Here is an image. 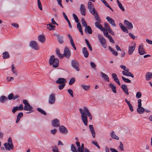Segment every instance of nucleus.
I'll list each match as a JSON object with an SVG mask.
<instances>
[{"instance_id": "nucleus-20", "label": "nucleus", "mask_w": 152, "mask_h": 152, "mask_svg": "<svg viewBox=\"0 0 152 152\" xmlns=\"http://www.w3.org/2000/svg\"><path fill=\"white\" fill-rule=\"evenodd\" d=\"M145 78L147 81L151 80L152 78V73L151 72H147L145 75Z\"/></svg>"}, {"instance_id": "nucleus-33", "label": "nucleus", "mask_w": 152, "mask_h": 152, "mask_svg": "<svg viewBox=\"0 0 152 152\" xmlns=\"http://www.w3.org/2000/svg\"><path fill=\"white\" fill-rule=\"evenodd\" d=\"M3 58L4 59H7L10 57V55L7 52H5L3 53Z\"/></svg>"}, {"instance_id": "nucleus-14", "label": "nucleus", "mask_w": 152, "mask_h": 152, "mask_svg": "<svg viewBox=\"0 0 152 152\" xmlns=\"http://www.w3.org/2000/svg\"><path fill=\"white\" fill-rule=\"evenodd\" d=\"M4 146L5 149L7 150L10 151L11 149L13 150V144H10L9 143H4Z\"/></svg>"}, {"instance_id": "nucleus-39", "label": "nucleus", "mask_w": 152, "mask_h": 152, "mask_svg": "<svg viewBox=\"0 0 152 152\" xmlns=\"http://www.w3.org/2000/svg\"><path fill=\"white\" fill-rule=\"evenodd\" d=\"M85 41L88 48L90 51H92V48L89 42L87 39H85Z\"/></svg>"}, {"instance_id": "nucleus-7", "label": "nucleus", "mask_w": 152, "mask_h": 152, "mask_svg": "<svg viewBox=\"0 0 152 152\" xmlns=\"http://www.w3.org/2000/svg\"><path fill=\"white\" fill-rule=\"evenodd\" d=\"M71 65L73 68L77 71H79L80 70L79 68V63L77 61L75 60H72L71 61Z\"/></svg>"}, {"instance_id": "nucleus-3", "label": "nucleus", "mask_w": 152, "mask_h": 152, "mask_svg": "<svg viewBox=\"0 0 152 152\" xmlns=\"http://www.w3.org/2000/svg\"><path fill=\"white\" fill-rule=\"evenodd\" d=\"M120 67L122 69L124 70L122 71V73L123 75L128 76H130L132 78L134 77V76L129 71V68L126 67V66L123 65H120Z\"/></svg>"}, {"instance_id": "nucleus-27", "label": "nucleus", "mask_w": 152, "mask_h": 152, "mask_svg": "<svg viewBox=\"0 0 152 152\" xmlns=\"http://www.w3.org/2000/svg\"><path fill=\"white\" fill-rule=\"evenodd\" d=\"M23 116V113L22 112L19 113L17 115L16 123H18L20 121L21 118Z\"/></svg>"}, {"instance_id": "nucleus-38", "label": "nucleus", "mask_w": 152, "mask_h": 152, "mask_svg": "<svg viewBox=\"0 0 152 152\" xmlns=\"http://www.w3.org/2000/svg\"><path fill=\"white\" fill-rule=\"evenodd\" d=\"M95 23V26L97 28L101 29L102 28V26L100 23L99 22H101L97 21Z\"/></svg>"}, {"instance_id": "nucleus-30", "label": "nucleus", "mask_w": 152, "mask_h": 152, "mask_svg": "<svg viewBox=\"0 0 152 152\" xmlns=\"http://www.w3.org/2000/svg\"><path fill=\"white\" fill-rule=\"evenodd\" d=\"M103 33L105 36L109 38L110 41V42H112L113 43V39L111 37L110 35L108 34V32H107V31H106L104 32Z\"/></svg>"}, {"instance_id": "nucleus-26", "label": "nucleus", "mask_w": 152, "mask_h": 152, "mask_svg": "<svg viewBox=\"0 0 152 152\" xmlns=\"http://www.w3.org/2000/svg\"><path fill=\"white\" fill-rule=\"evenodd\" d=\"M58 39V41L60 44H62L63 43V37L60 35L59 34H56L55 35Z\"/></svg>"}, {"instance_id": "nucleus-50", "label": "nucleus", "mask_w": 152, "mask_h": 152, "mask_svg": "<svg viewBox=\"0 0 152 152\" xmlns=\"http://www.w3.org/2000/svg\"><path fill=\"white\" fill-rule=\"evenodd\" d=\"M38 5L39 9L41 10H42L41 2L40 0H37Z\"/></svg>"}, {"instance_id": "nucleus-43", "label": "nucleus", "mask_w": 152, "mask_h": 152, "mask_svg": "<svg viewBox=\"0 0 152 152\" xmlns=\"http://www.w3.org/2000/svg\"><path fill=\"white\" fill-rule=\"evenodd\" d=\"M71 150L73 152H78V151L76 149V147L75 145L72 144L71 146Z\"/></svg>"}, {"instance_id": "nucleus-52", "label": "nucleus", "mask_w": 152, "mask_h": 152, "mask_svg": "<svg viewBox=\"0 0 152 152\" xmlns=\"http://www.w3.org/2000/svg\"><path fill=\"white\" fill-rule=\"evenodd\" d=\"M52 150L53 152H58V149L56 146L53 147Z\"/></svg>"}, {"instance_id": "nucleus-29", "label": "nucleus", "mask_w": 152, "mask_h": 152, "mask_svg": "<svg viewBox=\"0 0 152 152\" xmlns=\"http://www.w3.org/2000/svg\"><path fill=\"white\" fill-rule=\"evenodd\" d=\"M137 111L139 114H142L145 111V109L142 106H141L139 108L138 107L137 108Z\"/></svg>"}, {"instance_id": "nucleus-25", "label": "nucleus", "mask_w": 152, "mask_h": 152, "mask_svg": "<svg viewBox=\"0 0 152 152\" xmlns=\"http://www.w3.org/2000/svg\"><path fill=\"white\" fill-rule=\"evenodd\" d=\"M135 48V45L129 47L128 50V53L129 55L132 54Z\"/></svg>"}, {"instance_id": "nucleus-45", "label": "nucleus", "mask_w": 152, "mask_h": 152, "mask_svg": "<svg viewBox=\"0 0 152 152\" xmlns=\"http://www.w3.org/2000/svg\"><path fill=\"white\" fill-rule=\"evenodd\" d=\"M122 78L123 80L126 83H131V81L130 80L122 76Z\"/></svg>"}, {"instance_id": "nucleus-51", "label": "nucleus", "mask_w": 152, "mask_h": 152, "mask_svg": "<svg viewBox=\"0 0 152 152\" xmlns=\"http://www.w3.org/2000/svg\"><path fill=\"white\" fill-rule=\"evenodd\" d=\"M142 96V94L139 91L137 93L136 95V97L137 98L139 99Z\"/></svg>"}, {"instance_id": "nucleus-4", "label": "nucleus", "mask_w": 152, "mask_h": 152, "mask_svg": "<svg viewBox=\"0 0 152 152\" xmlns=\"http://www.w3.org/2000/svg\"><path fill=\"white\" fill-rule=\"evenodd\" d=\"M80 113L81 115V118L82 121L85 125L87 126L88 124V120L87 115L84 112V111L82 108L79 109Z\"/></svg>"}, {"instance_id": "nucleus-57", "label": "nucleus", "mask_w": 152, "mask_h": 152, "mask_svg": "<svg viewBox=\"0 0 152 152\" xmlns=\"http://www.w3.org/2000/svg\"><path fill=\"white\" fill-rule=\"evenodd\" d=\"M120 145L118 147L119 149L121 151H124V146L123 144L121 142H120Z\"/></svg>"}, {"instance_id": "nucleus-21", "label": "nucleus", "mask_w": 152, "mask_h": 152, "mask_svg": "<svg viewBox=\"0 0 152 152\" xmlns=\"http://www.w3.org/2000/svg\"><path fill=\"white\" fill-rule=\"evenodd\" d=\"M100 73L101 77L103 78L104 79V80L107 82L109 81V78L108 76L106 74L103 73L102 72H100Z\"/></svg>"}, {"instance_id": "nucleus-55", "label": "nucleus", "mask_w": 152, "mask_h": 152, "mask_svg": "<svg viewBox=\"0 0 152 152\" xmlns=\"http://www.w3.org/2000/svg\"><path fill=\"white\" fill-rule=\"evenodd\" d=\"M84 145L83 144H82L81 145V146H80V149L79 150V152H84Z\"/></svg>"}, {"instance_id": "nucleus-28", "label": "nucleus", "mask_w": 152, "mask_h": 152, "mask_svg": "<svg viewBox=\"0 0 152 152\" xmlns=\"http://www.w3.org/2000/svg\"><path fill=\"white\" fill-rule=\"evenodd\" d=\"M47 28L49 31L54 30L56 28L55 26L52 25L51 23L47 24Z\"/></svg>"}, {"instance_id": "nucleus-62", "label": "nucleus", "mask_w": 152, "mask_h": 152, "mask_svg": "<svg viewBox=\"0 0 152 152\" xmlns=\"http://www.w3.org/2000/svg\"><path fill=\"white\" fill-rule=\"evenodd\" d=\"M14 79V78L12 77H7V80L8 82L13 81Z\"/></svg>"}, {"instance_id": "nucleus-8", "label": "nucleus", "mask_w": 152, "mask_h": 152, "mask_svg": "<svg viewBox=\"0 0 152 152\" xmlns=\"http://www.w3.org/2000/svg\"><path fill=\"white\" fill-rule=\"evenodd\" d=\"M29 46L32 49L36 50H38L39 49V48L37 42L34 41H31L29 43Z\"/></svg>"}, {"instance_id": "nucleus-49", "label": "nucleus", "mask_w": 152, "mask_h": 152, "mask_svg": "<svg viewBox=\"0 0 152 152\" xmlns=\"http://www.w3.org/2000/svg\"><path fill=\"white\" fill-rule=\"evenodd\" d=\"M14 94L13 93H10L8 96L7 99L10 100L13 99Z\"/></svg>"}, {"instance_id": "nucleus-40", "label": "nucleus", "mask_w": 152, "mask_h": 152, "mask_svg": "<svg viewBox=\"0 0 152 152\" xmlns=\"http://www.w3.org/2000/svg\"><path fill=\"white\" fill-rule=\"evenodd\" d=\"M81 86L83 88L85 91H88L89 89L90 86L81 85Z\"/></svg>"}, {"instance_id": "nucleus-54", "label": "nucleus", "mask_w": 152, "mask_h": 152, "mask_svg": "<svg viewBox=\"0 0 152 152\" xmlns=\"http://www.w3.org/2000/svg\"><path fill=\"white\" fill-rule=\"evenodd\" d=\"M67 91L71 96L72 97H74V95L73 94V92L72 90L71 89H69L67 90Z\"/></svg>"}, {"instance_id": "nucleus-56", "label": "nucleus", "mask_w": 152, "mask_h": 152, "mask_svg": "<svg viewBox=\"0 0 152 152\" xmlns=\"http://www.w3.org/2000/svg\"><path fill=\"white\" fill-rule=\"evenodd\" d=\"M118 6L119 7V8H120V9L123 12H124L125 11V9L124 7L122 5V4L121 3L120 4H118Z\"/></svg>"}, {"instance_id": "nucleus-9", "label": "nucleus", "mask_w": 152, "mask_h": 152, "mask_svg": "<svg viewBox=\"0 0 152 152\" xmlns=\"http://www.w3.org/2000/svg\"><path fill=\"white\" fill-rule=\"evenodd\" d=\"M56 100L55 94H51L49 96L48 103L50 104H53L55 103Z\"/></svg>"}, {"instance_id": "nucleus-41", "label": "nucleus", "mask_w": 152, "mask_h": 152, "mask_svg": "<svg viewBox=\"0 0 152 152\" xmlns=\"http://www.w3.org/2000/svg\"><path fill=\"white\" fill-rule=\"evenodd\" d=\"M11 69L12 72L15 75H18L17 71L15 69V67L14 66V65L13 64L12 65Z\"/></svg>"}, {"instance_id": "nucleus-2", "label": "nucleus", "mask_w": 152, "mask_h": 152, "mask_svg": "<svg viewBox=\"0 0 152 152\" xmlns=\"http://www.w3.org/2000/svg\"><path fill=\"white\" fill-rule=\"evenodd\" d=\"M49 64L50 65H53V67L56 68L59 65V59L57 58H55L54 55L50 56L49 59Z\"/></svg>"}, {"instance_id": "nucleus-47", "label": "nucleus", "mask_w": 152, "mask_h": 152, "mask_svg": "<svg viewBox=\"0 0 152 152\" xmlns=\"http://www.w3.org/2000/svg\"><path fill=\"white\" fill-rule=\"evenodd\" d=\"M72 15L74 20L76 23H78L79 21V20L77 16L74 13L72 14Z\"/></svg>"}, {"instance_id": "nucleus-60", "label": "nucleus", "mask_w": 152, "mask_h": 152, "mask_svg": "<svg viewBox=\"0 0 152 152\" xmlns=\"http://www.w3.org/2000/svg\"><path fill=\"white\" fill-rule=\"evenodd\" d=\"M18 110H22L24 109L23 105L21 104L19 105V107H18Z\"/></svg>"}, {"instance_id": "nucleus-22", "label": "nucleus", "mask_w": 152, "mask_h": 152, "mask_svg": "<svg viewBox=\"0 0 152 152\" xmlns=\"http://www.w3.org/2000/svg\"><path fill=\"white\" fill-rule=\"evenodd\" d=\"M82 52L85 58H87L88 57L89 53L87 50L86 48L84 47L82 49Z\"/></svg>"}, {"instance_id": "nucleus-59", "label": "nucleus", "mask_w": 152, "mask_h": 152, "mask_svg": "<svg viewBox=\"0 0 152 152\" xmlns=\"http://www.w3.org/2000/svg\"><path fill=\"white\" fill-rule=\"evenodd\" d=\"M65 86V84H61L60 85L58 86V88L59 89L61 90L64 88Z\"/></svg>"}, {"instance_id": "nucleus-19", "label": "nucleus", "mask_w": 152, "mask_h": 152, "mask_svg": "<svg viewBox=\"0 0 152 152\" xmlns=\"http://www.w3.org/2000/svg\"><path fill=\"white\" fill-rule=\"evenodd\" d=\"M83 109L85 113L87 114V115L89 117V118L91 120H92V116L89 112L88 108L86 107H83Z\"/></svg>"}, {"instance_id": "nucleus-46", "label": "nucleus", "mask_w": 152, "mask_h": 152, "mask_svg": "<svg viewBox=\"0 0 152 152\" xmlns=\"http://www.w3.org/2000/svg\"><path fill=\"white\" fill-rule=\"evenodd\" d=\"M68 38L70 40V43L72 45H74V44L73 39L72 38V36L70 35V34H68Z\"/></svg>"}, {"instance_id": "nucleus-63", "label": "nucleus", "mask_w": 152, "mask_h": 152, "mask_svg": "<svg viewBox=\"0 0 152 152\" xmlns=\"http://www.w3.org/2000/svg\"><path fill=\"white\" fill-rule=\"evenodd\" d=\"M129 34L130 37L133 39H135V37H137L135 36L134 34L131 33H129Z\"/></svg>"}, {"instance_id": "nucleus-35", "label": "nucleus", "mask_w": 152, "mask_h": 152, "mask_svg": "<svg viewBox=\"0 0 152 152\" xmlns=\"http://www.w3.org/2000/svg\"><path fill=\"white\" fill-rule=\"evenodd\" d=\"M77 27L78 29L79 30V31L80 32L81 34L82 35H83V30L81 26L79 23H77Z\"/></svg>"}, {"instance_id": "nucleus-34", "label": "nucleus", "mask_w": 152, "mask_h": 152, "mask_svg": "<svg viewBox=\"0 0 152 152\" xmlns=\"http://www.w3.org/2000/svg\"><path fill=\"white\" fill-rule=\"evenodd\" d=\"M106 19L112 25H114V20L112 18H110L109 16H107L106 18Z\"/></svg>"}, {"instance_id": "nucleus-23", "label": "nucleus", "mask_w": 152, "mask_h": 152, "mask_svg": "<svg viewBox=\"0 0 152 152\" xmlns=\"http://www.w3.org/2000/svg\"><path fill=\"white\" fill-rule=\"evenodd\" d=\"M121 88L123 91L127 95H129V93L128 92V89L127 86L125 85H122Z\"/></svg>"}, {"instance_id": "nucleus-48", "label": "nucleus", "mask_w": 152, "mask_h": 152, "mask_svg": "<svg viewBox=\"0 0 152 152\" xmlns=\"http://www.w3.org/2000/svg\"><path fill=\"white\" fill-rule=\"evenodd\" d=\"M75 79L74 78H71L69 82V84L70 85H72L75 82Z\"/></svg>"}, {"instance_id": "nucleus-15", "label": "nucleus", "mask_w": 152, "mask_h": 152, "mask_svg": "<svg viewBox=\"0 0 152 152\" xmlns=\"http://www.w3.org/2000/svg\"><path fill=\"white\" fill-rule=\"evenodd\" d=\"M124 23L125 25L127 26L128 29L131 30L133 28V26L131 23L130 22L126 20H125L124 21Z\"/></svg>"}, {"instance_id": "nucleus-32", "label": "nucleus", "mask_w": 152, "mask_h": 152, "mask_svg": "<svg viewBox=\"0 0 152 152\" xmlns=\"http://www.w3.org/2000/svg\"><path fill=\"white\" fill-rule=\"evenodd\" d=\"M7 100V98L5 96H1L0 97V102L1 103H4Z\"/></svg>"}, {"instance_id": "nucleus-10", "label": "nucleus", "mask_w": 152, "mask_h": 152, "mask_svg": "<svg viewBox=\"0 0 152 152\" xmlns=\"http://www.w3.org/2000/svg\"><path fill=\"white\" fill-rule=\"evenodd\" d=\"M70 55V52L69 48L66 47H65L64 49V56L67 58H69Z\"/></svg>"}, {"instance_id": "nucleus-11", "label": "nucleus", "mask_w": 152, "mask_h": 152, "mask_svg": "<svg viewBox=\"0 0 152 152\" xmlns=\"http://www.w3.org/2000/svg\"><path fill=\"white\" fill-rule=\"evenodd\" d=\"M138 53L140 55H143L146 53V52L143 48V46L142 45H140L138 48Z\"/></svg>"}, {"instance_id": "nucleus-13", "label": "nucleus", "mask_w": 152, "mask_h": 152, "mask_svg": "<svg viewBox=\"0 0 152 152\" xmlns=\"http://www.w3.org/2000/svg\"><path fill=\"white\" fill-rule=\"evenodd\" d=\"M81 14L85 16L86 14V9L83 4H81L80 8Z\"/></svg>"}, {"instance_id": "nucleus-16", "label": "nucleus", "mask_w": 152, "mask_h": 152, "mask_svg": "<svg viewBox=\"0 0 152 152\" xmlns=\"http://www.w3.org/2000/svg\"><path fill=\"white\" fill-rule=\"evenodd\" d=\"M59 131L63 134H66L68 133V130L63 126H61L59 127Z\"/></svg>"}, {"instance_id": "nucleus-44", "label": "nucleus", "mask_w": 152, "mask_h": 152, "mask_svg": "<svg viewBox=\"0 0 152 152\" xmlns=\"http://www.w3.org/2000/svg\"><path fill=\"white\" fill-rule=\"evenodd\" d=\"M115 81L118 85H121V83L117 77L116 75L115 74Z\"/></svg>"}, {"instance_id": "nucleus-17", "label": "nucleus", "mask_w": 152, "mask_h": 152, "mask_svg": "<svg viewBox=\"0 0 152 152\" xmlns=\"http://www.w3.org/2000/svg\"><path fill=\"white\" fill-rule=\"evenodd\" d=\"M89 127L93 137L94 138H95L96 136V133L93 126L92 125H90L89 126Z\"/></svg>"}, {"instance_id": "nucleus-42", "label": "nucleus", "mask_w": 152, "mask_h": 152, "mask_svg": "<svg viewBox=\"0 0 152 152\" xmlns=\"http://www.w3.org/2000/svg\"><path fill=\"white\" fill-rule=\"evenodd\" d=\"M37 110L40 113H41V114L44 115H46L47 114L45 112L44 110H43L42 109L40 108H37Z\"/></svg>"}, {"instance_id": "nucleus-64", "label": "nucleus", "mask_w": 152, "mask_h": 152, "mask_svg": "<svg viewBox=\"0 0 152 152\" xmlns=\"http://www.w3.org/2000/svg\"><path fill=\"white\" fill-rule=\"evenodd\" d=\"M142 100L140 99H139L138 100V107L139 108L142 106L141 103Z\"/></svg>"}, {"instance_id": "nucleus-5", "label": "nucleus", "mask_w": 152, "mask_h": 152, "mask_svg": "<svg viewBox=\"0 0 152 152\" xmlns=\"http://www.w3.org/2000/svg\"><path fill=\"white\" fill-rule=\"evenodd\" d=\"M23 103L25 104L24 110L26 111H31L33 109V107L26 100H23Z\"/></svg>"}, {"instance_id": "nucleus-58", "label": "nucleus", "mask_w": 152, "mask_h": 152, "mask_svg": "<svg viewBox=\"0 0 152 152\" xmlns=\"http://www.w3.org/2000/svg\"><path fill=\"white\" fill-rule=\"evenodd\" d=\"M90 64L91 67L94 69H95L96 66V64L94 62H91Z\"/></svg>"}, {"instance_id": "nucleus-12", "label": "nucleus", "mask_w": 152, "mask_h": 152, "mask_svg": "<svg viewBox=\"0 0 152 152\" xmlns=\"http://www.w3.org/2000/svg\"><path fill=\"white\" fill-rule=\"evenodd\" d=\"M52 125L53 127H58L60 126L59 121L57 118H55L52 121Z\"/></svg>"}, {"instance_id": "nucleus-6", "label": "nucleus", "mask_w": 152, "mask_h": 152, "mask_svg": "<svg viewBox=\"0 0 152 152\" xmlns=\"http://www.w3.org/2000/svg\"><path fill=\"white\" fill-rule=\"evenodd\" d=\"M98 38L102 46L104 48H106L107 45L106 41L104 38L100 34L98 35Z\"/></svg>"}, {"instance_id": "nucleus-1", "label": "nucleus", "mask_w": 152, "mask_h": 152, "mask_svg": "<svg viewBox=\"0 0 152 152\" xmlns=\"http://www.w3.org/2000/svg\"><path fill=\"white\" fill-rule=\"evenodd\" d=\"M88 9L90 12L94 15V18L96 21L101 22V19L97 11L96 10L94 4L91 1L88 3Z\"/></svg>"}, {"instance_id": "nucleus-53", "label": "nucleus", "mask_w": 152, "mask_h": 152, "mask_svg": "<svg viewBox=\"0 0 152 152\" xmlns=\"http://www.w3.org/2000/svg\"><path fill=\"white\" fill-rule=\"evenodd\" d=\"M92 143L97 147L98 148L100 149V147L98 144L97 142L96 141H92Z\"/></svg>"}, {"instance_id": "nucleus-37", "label": "nucleus", "mask_w": 152, "mask_h": 152, "mask_svg": "<svg viewBox=\"0 0 152 152\" xmlns=\"http://www.w3.org/2000/svg\"><path fill=\"white\" fill-rule=\"evenodd\" d=\"M56 53L59 57L60 58H62L64 57V54H62L60 53V50L58 49H56Z\"/></svg>"}, {"instance_id": "nucleus-24", "label": "nucleus", "mask_w": 152, "mask_h": 152, "mask_svg": "<svg viewBox=\"0 0 152 152\" xmlns=\"http://www.w3.org/2000/svg\"><path fill=\"white\" fill-rule=\"evenodd\" d=\"M119 26L120 27L121 30L124 32L126 33H129V31L127 28H126L124 25L121 23H120L119 24Z\"/></svg>"}, {"instance_id": "nucleus-36", "label": "nucleus", "mask_w": 152, "mask_h": 152, "mask_svg": "<svg viewBox=\"0 0 152 152\" xmlns=\"http://www.w3.org/2000/svg\"><path fill=\"white\" fill-rule=\"evenodd\" d=\"M39 40L42 42H44L45 41V38L43 35H40L38 37Z\"/></svg>"}, {"instance_id": "nucleus-31", "label": "nucleus", "mask_w": 152, "mask_h": 152, "mask_svg": "<svg viewBox=\"0 0 152 152\" xmlns=\"http://www.w3.org/2000/svg\"><path fill=\"white\" fill-rule=\"evenodd\" d=\"M85 31H87L89 34H91L92 33V30L91 27L89 26H88L87 27H86L85 28Z\"/></svg>"}, {"instance_id": "nucleus-61", "label": "nucleus", "mask_w": 152, "mask_h": 152, "mask_svg": "<svg viewBox=\"0 0 152 152\" xmlns=\"http://www.w3.org/2000/svg\"><path fill=\"white\" fill-rule=\"evenodd\" d=\"M18 110V107L16 106L15 107L13 108L12 111L13 113L14 114L16 112V111Z\"/></svg>"}, {"instance_id": "nucleus-18", "label": "nucleus", "mask_w": 152, "mask_h": 152, "mask_svg": "<svg viewBox=\"0 0 152 152\" xmlns=\"http://www.w3.org/2000/svg\"><path fill=\"white\" fill-rule=\"evenodd\" d=\"M66 82V80L65 79L63 78H59L56 81V83L58 84H61L65 83Z\"/></svg>"}]
</instances>
